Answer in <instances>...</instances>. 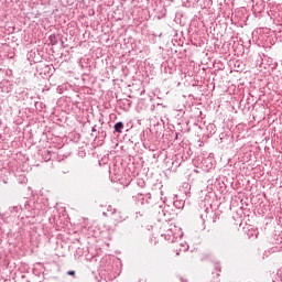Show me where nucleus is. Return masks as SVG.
Wrapping results in <instances>:
<instances>
[{"mask_svg": "<svg viewBox=\"0 0 282 282\" xmlns=\"http://www.w3.org/2000/svg\"><path fill=\"white\" fill-rule=\"evenodd\" d=\"M121 221H124V217H122V215L119 214V218H117V223L121 224Z\"/></svg>", "mask_w": 282, "mask_h": 282, "instance_id": "f03ea898", "label": "nucleus"}, {"mask_svg": "<svg viewBox=\"0 0 282 282\" xmlns=\"http://www.w3.org/2000/svg\"><path fill=\"white\" fill-rule=\"evenodd\" d=\"M122 129H124V123H122V121L115 124V131H117V133H122Z\"/></svg>", "mask_w": 282, "mask_h": 282, "instance_id": "f257e3e1", "label": "nucleus"}, {"mask_svg": "<svg viewBox=\"0 0 282 282\" xmlns=\"http://www.w3.org/2000/svg\"><path fill=\"white\" fill-rule=\"evenodd\" d=\"M67 274H68L69 276H74V275L76 274V271H68Z\"/></svg>", "mask_w": 282, "mask_h": 282, "instance_id": "7ed1b4c3", "label": "nucleus"}]
</instances>
